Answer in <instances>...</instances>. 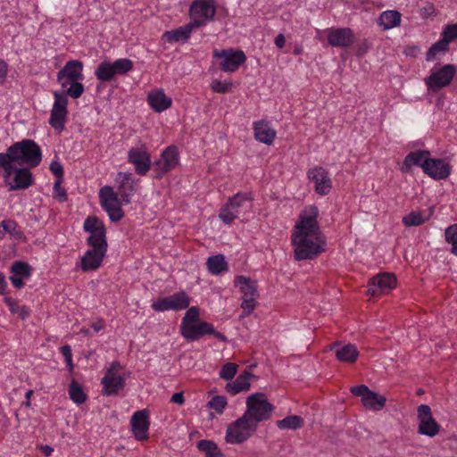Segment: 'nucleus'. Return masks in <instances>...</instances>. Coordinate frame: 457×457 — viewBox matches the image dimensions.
Listing matches in <instances>:
<instances>
[{"label":"nucleus","instance_id":"f257e3e1","mask_svg":"<svg viewBox=\"0 0 457 457\" xmlns=\"http://www.w3.org/2000/svg\"><path fill=\"white\" fill-rule=\"evenodd\" d=\"M275 406L263 393H255L246 399V411L242 417L232 422L227 428L226 441L229 444H242L252 436L258 423L270 419Z\"/></svg>","mask_w":457,"mask_h":457},{"label":"nucleus","instance_id":"f03ea898","mask_svg":"<svg viewBox=\"0 0 457 457\" xmlns=\"http://www.w3.org/2000/svg\"><path fill=\"white\" fill-rule=\"evenodd\" d=\"M318 215V208L313 205L306 207L300 215V221L292 235L296 261L312 260L323 252L325 241L317 221Z\"/></svg>","mask_w":457,"mask_h":457},{"label":"nucleus","instance_id":"7ed1b4c3","mask_svg":"<svg viewBox=\"0 0 457 457\" xmlns=\"http://www.w3.org/2000/svg\"><path fill=\"white\" fill-rule=\"evenodd\" d=\"M14 164L29 167L37 166L42 159V152L36 142L30 139H23L9 146L4 153Z\"/></svg>","mask_w":457,"mask_h":457},{"label":"nucleus","instance_id":"20e7f679","mask_svg":"<svg viewBox=\"0 0 457 457\" xmlns=\"http://www.w3.org/2000/svg\"><path fill=\"white\" fill-rule=\"evenodd\" d=\"M252 197L247 193H237L230 197L220 210V219L226 224L231 223L238 215L251 207Z\"/></svg>","mask_w":457,"mask_h":457},{"label":"nucleus","instance_id":"39448f33","mask_svg":"<svg viewBox=\"0 0 457 457\" xmlns=\"http://www.w3.org/2000/svg\"><path fill=\"white\" fill-rule=\"evenodd\" d=\"M120 370H122L120 363L113 361L106 370L104 377L101 380L104 395H116L124 388L125 376L120 372Z\"/></svg>","mask_w":457,"mask_h":457},{"label":"nucleus","instance_id":"423d86ee","mask_svg":"<svg viewBox=\"0 0 457 457\" xmlns=\"http://www.w3.org/2000/svg\"><path fill=\"white\" fill-rule=\"evenodd\" d=\"M54 103L51 110L49 124L55 129H63L67 117L68 98L64 93L54 92Z\"/></svg>","mask_w":457,"mask_h":457},{"label":"nucleus","instance_id":"0eeeda50","mask_svg":"<svg viewBox=\"0 0 457 457\" xmlns=\"http://www.w3.org/2000/svg\"><path fill=\"white\" fill-rule=\"evenodd\" d=\"M418 420L420 421L418 432L430 437L435 436L440 430V425L432 416L431 409L427 404H421L417 410Z\"/></svg>","mask_w":457,"mask_h":457},{"label":"nucleus","instance_id":"6e6552de","mask_svg":"<svg viewBox=\"0 0 457 457\" xmlns=\"http://www.w3.org/2000/svg\"><path fill=\"white\" fill-rule=\"evenodd\" d=\"M180 333L183 337L188 341H196L205 335H213L222 342L228 341L227 337L223 334L216 331L213 326L206 321L195 323L193 326L180 331Z\"/></svg>","mask_w":457,"mask_h":457},{"label":"nucleus","instance_id":"1a4fd4ad","mask_svg":"<svg viewBox=\"0 0 457 457\" xmlns=\"http://www.w3.org/2000/svg\"><path fill=\"white\" fill-rule=\"evenodd\" d=\"M351 392L353 395L361 398V402L366 408L379 411L385 406L386 397L370 390L365 385L353 386Z\"/></svg>","mask_w":457,"mask_h":457},{"label":"nucleus","instance_id":"9d476101","mask_svg":"<svg viewBox=\"0 0 457 457\" xmlns=\"http://www.w3.org/2000/svg\"><path fill=\"white\" fill-rule=\"evenodd\" d=\"M456 70L453 64H445L437 71H432L430 76L426 79V84L433 91H436L451 83Z\"/></svg>","mask_w":457,"mask_h":457},{"label":"nucleus","instance_id":"9b49d317","mask_svg":"<svg viewBox=\"0 0 457 457\" xmlns=\"http://www.w3.org/2000/svg\"><path fill=\"white\" fill-rule=\"evenodd\" d=\"M190 299L185 292H179L170 296L159 299L153 303V309L157 312L168 310H184L189 306Z\"/></svg>","mask_w":457,"mask_h":457},{"label":"nucleus","instance_id":"f8f14e48","mask_svg":"<svg viewBox=\"0 0 457 457\" xmlns=\"http://www.w3.org/2000/svg\"><path fill=\"white\" fill-rule=\"evenodd\" d=\"M396 278L392 273H380L374 276L369 283L368 295L377 296L388 293L395 287Z\"/></svg>","mask_w":457,"mask_h":457},{"label":"nucleus","instance_id":"ddd939ff","mask_svg":"<svg viewBox=\"0 0 457 457\" xmlns=\"http://www.w3.org/2000/svg\"><path fill=\"white\" fill-rule=\"evenodd\" d=\"M214 56L222 59L220 65L223 71H235L245 61L242 51L234 53L230 50L214 51Z\"/></svg>","mask_w":457,"mask_h":457},{"label":"nucleus","instance_id":"4468645a","mask_svg":"<svg viewBox=\"0 0 457 457\" xmlns=\"http://www.w3.org/2000/svg\"><path fill=\"white\" fill-rule=\"evenodd\" d=\"M215 7L209 0H195L190 6V17L195 20H203L204 25L206 21H212L215 15Z\"/></svg>","mask_w":457,"mask_h":457},{"label":"nucleus","instance_id":"2eb2a0df","mask_svg":"<svg viewBox=\"0 0 457 457\" xmlns=\"http://www.w3.org/2000/svg\"><path fill=\"white\" fill-rule=\"evenodd\" d=\"M179 163V152L175 145H170L162 154L154 166L158 170L157 178L174 169Z\"/></svg>","mask_w":457,"mask_h":457},{"label":"nucleus","instance_id":"dca6fc26","mask_svg":"<svg viewBox=\"0 0 457 457\" xmlns=\"http://www.w3.org/2000/svg\"><path fill=\"white\" fill-rule=\"evenodd\" d=\"M118 184V195L123 204H129L131 196L136 192L133 176L129 172H119L116 177Z\"/></svg>","mask_w":457,"mask_h":457},{"label":"nucleus","instance_id":"f3484780","mask_svg":"<svg viewBox=\"0 0 457 457\" xmlns=\"http://www.w3.org/2000/svg\"><path fill=\"white\" fill-rule=\"evenodd\" d=\"M203 26H204V21L203 20H195V21L181 26L177 29L166 31L163 34L162 38L169 43H174L179 41L184 42L189 38L193 29Z\"/></svg>","mask_w":457,"mask_h":457},{"label":"nucleus","instance_id":"a211bd4d","mask_svg":"<svg viewBox=\"0 0 457 457\" xmlns=\"http://www.w3.org/2000/svg\"><path fill=\"white\" fill-rule=\"evenodd\" d=\"M422 169L426 174L434 179H445L450 175V166L442 159H429L424 161Z\"/></svg>","mask_w":457,"mask_h":457},{"label":"nucleus","instance_id":"6ab92c4d","mask_svg":"<svg viewBox=\"0 0 457 457\" xmlns=\"http://www.w3.org/2000/svg\"><path fill=\"white\" fill-rule=\"evenodd\" d=\"M308 177L315 184V191L325 195L329 193L332 187V182L328 176V172L322 167H318L311 170L308 172Z\"/></svg>","mask_w":457,"mask_h":457},{"label":"nucleus","instance_id":"aec40b11","mask_svg":"<svg viewBox=\"0 0 457 457\" xmlns=\"http://www.w3.org/2000/svg\"><path fill=\"white\" fill-rule=\"evenodd\" d=\"M130 425L137 439L145 440L148 438L147 431L150 422L148 420V411L146 410L136 411L131 417Z\"/></svg>","mask_w":457,"mask_h":457},{"label":"nucleus","instance_id":"412c9836","mask_svg":"<svg viewBox=\"0 0 457 457\" xmlns=\"http://www.w3.org/2000/svg\"><path fill=\"white\" fill-rule=\"evenodd\" d=\"M129 162L135 165L138 175H145L150 169V155L146 151L132 148L129 152Z\"/></svg>","mask_w":457,"mask_h":457},{"label":"nucleus","instance_id":"4be33fe9","mask_svg":"<svg viewBox=\"0 0 457 457\" xmlns=\"http://www.w3.org/2000/svg\"><path fill=\"white\" fill-rule=\"evenodd\" d=\"M329 349L335 351L337 359L342 362L353 363L359 356L357 347L350 343L340 346V343L335 342L330 345Z\"/></svg>","mask_w":457,"mask_h":457},{"label":"nucleus","instance_id":"5701e85b","mask_svg":"<svg viewBox=\"0 0 457 457\" xmlns=\"http://www.w3.org/2000/svg\"><path fill=\"white\" fill-rule=\"evenodd\" d=\"M328 43L333 46L347 47L353 42V35L350 29H333L328 36Z\"/></svg>","mask_w":457,"mask_h":457},{"label":"nucleus","instance_id":"b1692460","mask_svg":"<svg viewBox=\"0 0 457 457\" xmlns=\"http://www.w3.org/2000/svg\"><path fill=\"white\" fill-rule=\"evenodd\" d=\"M106 252L96 249H89L81 258V269L83 271L95 270L102 263Z\"/></svg>","mask_w":457,"mask_h":457},{"label":"nucleus","instance_id":"393cba45","mask_svg":"<svg viewBox=\"0 0 457 457\" xmlns=\"http://www.w3.org/2000/svg\"><path fill=\"white\" fill-rule=\"evenodd\" d=\"M83 63L79 61L72 60L66 62L64 67L57 73V80L63 79V77H68L71 80L83 79Z\"/></svg>","mask_w":457,"mask_h":457},{"label":"nucleus","instance_id":"a878e982","mask_svg":"<svg viewBox=\"0 0 457 457\" xmlns=\"http://www.w3.org/2000/svg\"><path fill=\"white\" fill-rule=\"evenodd\" d=\"M149 105L157 112L168 109L171 105V98L165 96L162 89L153 90L148 94Z\"/></svg>","mask_w":457,"mask_h":457},{"label":"nucleus","instance_id":"bb28decb","mask_svg":"<svg viewBox=\"0 0 457 457\" xmlns=\"http://www.w3.org/2000/svg\"><path fill=\"white\" fill-rule=\"evenodd\" d=\"M254 137L259 142L270 145L276 137V131L267 122L260 120L253 124Z\"/></svg>","mask_w":457,"mask_h":457},{"label":"nucleus","instance_id":"cd10ccee","mask_svg":"<svg viewBox=\"0 0 457 457\" xmlns=\"http://www.w3.org/2000/svg\"><path fill=\"white\" fill-rule=\"evenodd\" d=\"M253 377V374L245 370L235 381L226 385L227 392L231 395H237L241 391L248 390L250 387V378Z\"/></svg>","mask_w":457,"mask_h":457},{"label":"nucleus","instance_id":"c85d7f7f","mask_svg":"<svg viewBox=\"0 0 457 457\" xmlns=\"http://www.w3.org/2000/svg\"><path fill=\"white\" fill-rule=\"evenodd\" d=\"M13 184L10 185V190L24 189L32 183V174L25 168H17L13 177Z\"/></svg>","mask_w":457,"mask_h":457},{"label":"nucleus","instance_id":"c756f323","mask_svg":"<svg viewBox=\"0 0 457 457\" xmlns=\"http://www.w3.org/2000/svg\"><path fill=\"white\" fill-rule=\"evenodd\" d=\"M428 154L429 153L427 151H417L410 153L404 159L402 171L409 172L411 166H420L422 168L423 162L429 160L428 157Z\"/></svg>","mask_w":457,"mask_h":457},{"label":"nucleus","instance_id":"7c9ffc66","mask_svg":"<svg viewBox=\"0 0 457 457\" xmlns=\"http://www.w3.org/2000/svg\"><path fill=\"white\" fill-rule=\"evenodd\" d=\"M235 285L240 286L243 298H254L257 295V286L254 281L245 276H237L235 278Z\"/></svg>","mask_w":457,"mask_h":457},{"label":"nucleus","instance_id":"2f4dec72","mask_svg":"<svg viewBox=\"0 0 457 457\" xmlns=\"http://www.w3.org/2000/svg\"><path fill=\"white\" fill-rule=\"evenodd\" d=\"M121 204L122 202L120 201V198H117L113 202L110 201L103 203L101 206L108 213L110 220L113 222H117L124 216V212L120 207Z\"/></svg>","mask_w":457,"mask_h":457},{"label":"nucleus","instance_id":"473e14b6","mask_svg":"<svg viewBox=\"0 0 457 457\" xmlns=\"http://www.w3.org/2000/svg\"><path fill=\"white\" fill-rule=\"evenodd\" d=\"M401 13L395 10L383 12L379 17V25L384 29H389L397 27L401 23Z\"/></svg>","mask_w":457,"mask_h":457},{"label":"nucleus","instance_id":"72a5a7b5","mask_svg":"<svg viewBox=\"0 0 457 457\" xmlns=\"http://www.w3.org/2000/svg\"><path fill=\"white\" fill-rule=\"evenodd\" d=\"M87 245L93 249L106 252L107 251V241H106V231L98 230L95 233H90V236L87 239Z\"/></svg>","mask_w":457,"mask_h":457},{"label":"nucleus","instance_id":"f704fd0d","mask_svg":"<svg viewBox=\"0 0 457 457\" xmlns=\"http://www.w3.org/2000/svg\"><path fill=\"white\" fill-rule=\"evenodd\" d=\"M208 270L214 275L228 270V263L222 254L210 256L206 262Z\"/></svg>","mask_w":457,"mask_h":457},{"label":"nucleus","instance_id":"c9c22d12","mask_svg":"<svg viewBox=\"0 0 457 457\" xmlns=\"http://www.w3.org/2000/svg\"><path fill=\"white\" fill-rule=\"evenodd\" d=\"M279 429L296 430L303 426V420L300 416L290 415L276 422Z\"/></svg>","mask_w":457,"mask_h":457},{"label":"nucleus","instance_id":"e433bc0d","mask_svg":"<svg viewBox=\"0 0 457 457\" xmlns=\"http://www.w3.org/2000/svg\"><path fill=\"white\" fill-rule=\"evenodd\" d=\"M11 273L21 278H29L32 274V267L25 262L16 261L11 266Z\"/></svg>","mask_w":457,"mask_h":457},{"label":"nucleus","instance_id":"4c0bfd02","mask_svg":"<svg viewBox=\"0 0 457 457\" xmlns=\"http://www.w3.org/2000/svg\"><path fill=\"white\" fill-rule=\"evenodd\" d=\"M95 74L100 81H110L115 76L112 63L107 62H101Z\"/></svg>","mask_w":457,"mask_h":457},{"label":"nucleus","instance_id":"58836bf2","mask_svg":"<svg viewBox=\"0 0 457 457\" xmlns=\"http://www.w3.org/2000/svg\"><path fill=\"white\" fill-rule=\"evenodd\" d=\"M69 395L70 398L77 404L83 403L87 399L83 387L76 380L71 381L69 386Z\"/></svg>","mask_w":457,"mask_h":457},{"label":"nucleus","instance_id":"ea45409f","mask_svg":"<svg viewBox=\"0 0 457 457\" xmlns=\"http://www.w3.org/2000/svg\"><path fill=\"white\" fill-rule=\"evenodd\" d=\"M197 448L206 453V457H221L222 453L217 445L210 440H200Z\"/></svg>","mask_w":457,"mask_h":457},{"label":"nucleus","instance_id":"a19ab883","mask_svg":"<svg viewBox=\"0 0 457 457\" xmlns=\"http://www.w3.org/2000/svg\"><path fill=\"white\" fill-rule=\"evenodd\" d=\"M199 319V309L197 307H191L187 310L185 316L182 319L181 324H180V331L183 329H186L191 326H193L195 323L200 322Z\"/></svg>","mask_w":457,"mask_h":457},{"label":"nucleus","instance_id":"79ce46f5","mask_svg":"<svg viewBox=\"0 0 457 457\" xmlns=\"http://www.w3.org/2000/svg\"><path fill=\"white\" fill-rule=\"evenodd\" d=\"M4 303L8 305L10 312L13 314H18L21 320H25L30 314V312L26 306H19L17 302L10 297L4 299Z\"/></svg>","mask_w":457,"mask_h":457},{"label":"nucleus","instance_id":"37998d69","mask_svg":"<svg viewBox=\"0 0 457 457\" xmlns=\"http://www.w3.org/2000/svg\"><path fill=\"white\" fill-rule=\"evenodd\" d=\"M17 164H14L8 155L0 153V168L4 170V177L9 179L12 174H15Z\"/></svg>","mask_w":457,"mask_h":457},{"label":"nucleus","instance_id":"c03bdc74","mask_svg":"<svg viewBox=\"0 0 457 457\" xmlns=\"http://www.w3.org/2000/svg\"><path fill=\"white\" fill-rule=\"evenodd\" d=\"M447 40L441 38L436 43L433 44L427 52V61H433L436 54L439 53L445 54L449 49Z\"/></svg>","mask_w":457,"mask_h":457},{"label":"nucleus","instance_id":"a18cd8bd","mask_svg":"<svg viewBox=\"0 0 457 457\" xmlns=\"http://www.w3.org/2000/svg\"><path fill=\"white\" fill-rule=\"evenodd\" d=\"M112 65L115 75H124L133 68V62L127 58L118 59Z\"/></svg>","mask_w":457,"mask_h":457},{"label":"nucleus","instance_id":"49530a36","mask_svg":"<svg viewBox=\"0 0 457 457\" xmlns=\"http://www.w3.org/2000/svg\"><path fill=\"white\" fill-rule=\"evenodd\" d=\"M428 217H423L420 212H411L403 218V222L406 227L420 226L425 222Z\"/></svg>","mask_w":457,"mask_h":457},{"label":"nucleus","instance_id":"de8ad7c7","mask_svg":"<svg viewBox=\"0 0 457 457\" xmlns=\"http://www.w3.org/2000/svg\"><path fill=\"white\" fill-rule=\"evenodd\" d=\"M84 229L88 233H95L98 230H105L104 223L95 216H89L84 222Z\"/></svg>","mask_w":457,"mask_h":457},{"label":"nucleus","instance_id":"09e8293b","mask_svg":"<svg viewBox=\"0 0 457 457\" xmlns=\"http://www.w3.org/2000/svg\"><path fill=\"white\" fill-rule=\"evenodd\" d=\"M445 235L446 242L452 245V253L457 255V224L448 227Z\"/></svg>","mask_w":457,"mask_h":457},{"label":"nucleus","instance_id":"8fccbe9b","mask_svg":"<svg viewBox=\"0 0 457 457\" xmlns=\"http://www.w3.org/2000/svg\"><path fill=\"white\" fill-rule=\"evenodd\" d=\"M84 92V86L79 82V80H71V86L62 93L65 94V96H70L72 98H79Z\"/></svg>","mask_w":457,"mask_h":457},{"label":"nucleus","instance_id":"3c124183","mask_svg":"<svg viewBox=\"0 0 457 457\" xmlns=\"http://www.w3.org/2000/svg\"><path fill=\"white\" fill-rule=\"evenodd\" d=\"M99 197L101 204H103V203L115 201L119 198V195L118 192H114L112 187L105 186L100 189Z\"/></svg>","mask_w":457,"mask_h":457},{"label":"nucleus","instance_id":"603ef678","mask_svg":"<svg viewBox=\"0 0 457 457\" xmlns=\"http://www.w3.org/2000/svg\"><path fill=\"white\" fill-rule=\"evenodd\" d=\"M237 371V365L232 362L224 364L220 371V377L224 380L232 379Z\"/></svg>","mask_w":457,"mask_h":457},{"label":"nucleus","instance_id":"864d4df0","mask_svg":"<svg viewBox=\"0 0 457 457\" xmlns=\"http://www.w3.org/2000/svg\"><path fill=\"white\" fill-rule=\"evenodd\" d=\"M442 38L447 40V43L457 39V23L448 24L442 32Z\"/></svg>","mask_w":457,"mask_h":457},{"label":"nucleus","instance_id":"5fc2aeb1","mask_svg":"<svg viewBox=\"0 0 457 457\" xmlns=\"http://www.w3.org/2000/svg\"><path fill=\"white\" fill-rule=\"evenodd\" d=\"M227 405V400L225 396L216 395L212 398L208 403V406L211 409H214L219 413H221L225 406Z\"/></svg>","mask_w":457,"mask_h":457},{"label":"nucleus","instance_id":"6e6d98bb","mask_svg":"<svg viewBox=\"0 0 457 457\" xmlns=\"http://www.w3.org/2000/svg\"><path fill=\"white\" fill-rule=\"evenodd\" d=\"M211 87H212V91H214L216 93L225 94L231 90L232 83L214 79L212 81V83L211 84Z\"/></svg>","mask_w":457,"mask_h":457},{"label":"nucleus","instance_id":"4d7b16f0","mask_svg":"<svg viewBox=\"0 0 457 457\" xmlns=\"http://www.w3.org/2000/svg\"><path fill=\"white\" fill-rule=\"evenodd\" d=\"M62 179H57L54 185V197L59 201L64 202L67 199L66 191L61 187Z\"/></svg>","mask_w":457,"mask_h":457},{"label":"nucleus","instance_id":"13d9d810","mask_svg":"<svg viewBox=\"0 0 457 457\" xmlns=\"http://www.w3.org/2000/svg\"><path fill=\"white\" fill-rule=\"evenodd\" d=\"M255 304L254 298H243L241 307L244 309L245 315H249L253 311Z\"/></svg>","mask_w":457,"mask_h":457},{"label":"nucleus","instance_id":"bf43d9fd","mask_svg":"<svg viewBox=\"0 0 457 457\" xmlns=\"http://www.w3.org/2000/svg\"><path fill=\"white\" fill-rule=\"evenodd\" d=\"M61 353L63 355L65 361L71 371L73 370L72 354L71 349L69 345H63L61 347Z\"/></svg>","mask_w":457,"mask_h":457},{"label":"nucleus","instance_id":"052dcab7","mask_svg":"<svg viewBox=\"0 0 457 457\" xmlns=\"http://www.w3.org/2000/svg\"><path fill=\"white\" fill-rule=\"evenodd\" d=\"M50 170L53 174L57 178V179H62L63 177V168L62 164L57 161H53L50 163L49 167Z\"/></svg>","mask_w":457,"mask_h":457},{"label":"nucleus","instance_id":"680f3d73","mask_svg":"<svg viewBox=\"0 0 457 457\" xmlns=\"http://www.w3.org/2000/svg\"><path fill=\"white\" fill-rule=\"evenodd\" d=\"M1 226L4 231L9 234H14L17 228L16 222L11 220H3Z\"/></svg>","mask_w":457,"mask_h":457},{"label":"nucleus","instance_id":"e2e57ef3","mask_svg":"<svg viewBox=\"0 0 457 457\" xmlns=\"http://www.w3.org/2000/svg\"><path fill=\"white\" fill-rule=\"evenodd\" d=\"M7 75V64L4 61L0 60V84H2Z\"/></svg>","mask_w":457,"mask_h":457},{"label":"nucleus","instance_id":"0e129e2a","mask_svg":"<svg viewBox=\"0 0 457 457\" xmlns=\"http://www.w3.org/2000/svg\"><path fill=\"white\" fill-rule=\"evenodd\" d=\"M9 279L11 280L12 284L16 288H21L24 286V282L22 280L23 278H18V277L14 276L13 274H12V276H10Z\"/></svg>","mask_w":457,"mask_h":457},{"label":"nucleus","instance_id":"69168bd1","mask_svg":"<svg viewBox=\"0 0 457 457\" xmlns=\"http://www.w3.org/2000/svg\"><path fill=\"white\" fill-rule=\"evenodd\" d=\"M184 395L182 392L175 393L171 396L170 402L177 403V404H182L184 403Z\"/></svg>","mask_w":457,"mask_h":457},{"label":"nucleus","instance_id":"338daca9","mask_svg":"<svg viewBox=\"0 0 457 457\" xmlns=\"http://www.w3.org/2000/svg\"><path fill=\"white\" fill-rule=\"evenodd\" d=\"M7 283L5 281L4 275L0 272V295H6L7 294Z\"/></svg>","mask_w":457,"mask_h":457},{"label":"nucleus","instance_id":"774afa93","mask_svg":"<svg viewBox=\"0 0 457 457\" xmlns=\"http://www.w3.org/2000/svg\"><path fill=\"white\" fill-rule=\"evenodd\" d=\"M286 38L283 34H278L275 38V45L278 48L282 49L285 46Z\"/></svg>","mask_w":457,"mask_h":457}]
</instances>
